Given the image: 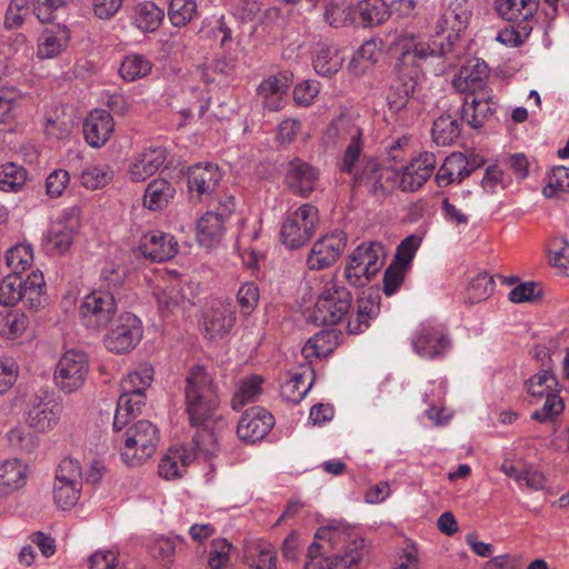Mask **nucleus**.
<instances>
[{
    "label": "nucleus",
    "instance_id": "1",
    "mask_svg": "<svg viewBox=\"0 0 569 569\" xmlns=\"http://www.w3.org/2000/svg\"><path fill=\"white\" fill-rule=\"evenodd\" d=\"M471 17V4L468 0H451L437 22L439 29L431 40H422L413 36H405L399 40L401 62L412 64L419 60H441L440 71L453 67L461 50L457 41L467 28Z\"/></svg>",
    "mask_w": 569,
    "mask_h": 569
},
{
    "label": "nucleus",
    "instance_id": "2",
    "mask_svg": "<svg viewBox=\"0 0 569 569\" xmlns=\"http://www.w3.org/2000/svg\"><path fill=\"white\" fill-rule=\"evenodd\" d=\"M184 405L189 422L201 428L193 437L196 448L206 458L214 456L218 436L210 430L220 406L217 386L208 371L201 366H192L186 378Z\"/></svg>",
    "mask_w": 569,
    "mask_h": 569
},
{
    "label": "nucleus",
    "instance_id": "3",
    "mask_svg": "<svg viewBox=\"0 0 569 569\" xmlns=\"http://www.w3.org/2000/svg\"><path fill=\"white\" fill-rule=\"evenodd\" d=\"M307 551L305 569H360L367 553L365 540L350 528H319Z\"/></svg>",
    "mask_w": 569,
    "mask_h": 569
},
{
    "label": "nucleus",
    "instance_id": "4",
    "mask_svg": "<svg viewBox=\"0 0 569 569\" xmlns=\"http://www.w3.org/2000/svg\"><path fill=\"white\" fill-rule=\"evenodd\" d=\"M153 380V369L144 363L129 372L120 382V397L113 419V429L120 431L144 405V391Z\"/></svg>",
    "mask_w": 569,
    "mask_h": 569
},
{
    "label": "nucleus",
    "instance_id": "5",
    "mask_svg": "<svg viewBox=\"0 0 569 569\" xmlns=\"http://www.w3.org/2000/svg\"><path fill=\"white\" fill-rule=\"evenodd\" d=\"M18 302L30 310L44 308L48 303L46 282L40 270H33L26 279L21 274L9 273L0 281V305L16 306Z\"/></svg>",
    "mask_w": 569,
    "mask_h": 569
},
{
    "label": "nucleus",
    "instance_id": "6",
    "mask_svg": "<svg viewBox=\"0 0 569 569\" xmlns=\"http://www.w3.org/2000/svg\"><path fill=\"white\" fill-rule=\"evenodd\" d=\"M352 303L350 291L336 280L326 281L320 290L311 319L316 325L333 326L349 313Z\"/></svg>",
    "mask_w": 569,
    "mask_h": 569
},
{
    "label": "nucleus",
    "instance_id": "7",
    "mask_svg": "<svg viewBox=\"0 0 569 569\" xmlns=\"http://www.w3.org/2000/svg\"><path fill=\"white\" fill-rule=\"evenodd\" d=\"M120 448L122 460L129 466H139L156 452L160 435L149 420H139L127 428Z\"/></svg>",
    "mask_w": 569,
    "mask_h": 569
},
{
    "label": "nucleus",
    "instance_id": "8",
    "mask_svg": "<svg viewBox=\"0 0 569 569\" xmlns=\"http://www.w3.org/2000/svg\"><path fill=\"white\" fill-rule=\"evenodd\" d=\"M362 132L359 127L348 119L333 120L323 133L322 142L327 148H336L343 142H349L340 162L341 172H351L362 156Z\"/></svg>",
    "mask_w": 569,
    "mask_h": 569
},
{
    "label": "nucleus",
    "instance_id": "9",
    "mask_svg": "<svg viewBox=\"0 0 569 569\" xmlns=\"http://www.w3.org/2000/svg\"><path fill=\"white\" fill-rule=\"evenodd\" d=\"M352 176L353 183L367 186L375 194H386L395 189H400V171L396 167H381L371 157L361 156L355 170L347 172Z\"/></svg>",
    "mask_w": 569,
    "mask_h": 569
},
{
    "label": "nucleus",
    "instance_id": "10",
    "mask_svg": "<svg viewBox=\"0 0 569 569\" xmlns=\"http://www.w3.org/2000/svg\"><path fill=\"white\" fill-rule=\"evenodd\" d=\"M385 254L379 242L361 243L349 257L345 269L348 282L355 287L366 286L381 269Z\"/></svg>",
    "mask_w": 569,
    "mask_h": 569
},
{
    "label": "nucleus",
    "instance_id": "11",
    "mask_svg": "<svg viewBox=\"0 0 569 569\" xmlns=\"http://www.w3.org/2000/svg\"><path fill=\"white\" fill-rule=\"evenodd\" d=\"M318 223V209L309 203L300 206L290 212L282 222L280 230L282 244L290 249L302 247L315 234Z\"/></svg>",
    "mask_w": 569,
    "mask_h": 569
},
{
    "label": "nucleus",
    "instance_id": "12",
    "mask_svg": "<svg viewBox=\"0 0 569 569\" xmlns=\"http://www.w3.org/2000/svg\"><path fill=\"white\" fill-rule=\"evenodd\" d=\"M89 373V359L86 352L70 349L59 358L53 382L63 393L70 395L82 388Z\"/></svg>",
    "mask_w": 569,
    "mask_h": 569
},
{
    "label": "nucleus",
    "instance_id": "13",
    "mask_svg": "<svg viewBox=\"0 0 569 569\" xmlns=\"http://www.w3.org/2000/svg\"><path fill=\"white\" fill-rule=\"evenodd\" d=\"M411 347L425 360H441L451 349V340L441 326L422 322L411 336Z\"/></svg>",
    "mask_w": 569,
    "mask_h": 569
},
{
    "label": "nucleus",
    "instance_id": "14",
    "mask_svg": "<svg viewBox=\"0 0 569 569\" xmlns=\"http://www.w3.org/2000/svg\"><path fill=\"white\" fill-rule=\"evenodd\" d=\"M116 313L114 293L104 290H96L87 295L79 307L81 323L91 330L104 328Z\"/></svg>",
    "mask_w": 569,
    "mask_h": 569
},
{
    "label": "nucleus",
    "instance_id": "15",
    "mask_svg": "<svg viewBox=\"0 0 569 569\" xmlns=\"http://www.w3.org/2000/svg\"><path fill=\"white\" fill-rule=\"evenodd\" d=\"M142 333L140 319L131 312H124L119 316L111 330L107 333L103 343L111 352L126 353L139 343Z\"/></svg>",
    "mask_w": 569,
    "mask_h": 569
},
{
    "label": "nucleus",
    "instance_id": "16",
    "mask_svg": "<svg viewBox=\"0 0 569 569\" xmlns=\"http://www.w3.org/2000/svg\"><path fill=\"white\" fill-rule=\"evenodd\" d=\"M398 61L399 76L391 82L386 98L392 112L403 110L409 103L417 87L418 68L427 60L405 64L401 62L400 56Z\"/></svg>",
    "mask_w": 569,
    "mask_h": 569
},
{
    "label": "nucleus",
    "instance_id": "17",
    "mask_svg": "<svg viewBox=\"0 0 569 569\" xmlns=\"http://www.w3.org/2000/svg\"><path fill=\"white\" fill-rule=\"evenodd\" d=\"M347 244V234L341 230H335L318 239L308 257L307 264L311 270H322L333 266Z\"/></svg>",
    "mask_w": 569,
    "mask_h": 569
},
{
    "label": "nucleus",
    "instance_id": "18",
    "mask_svg": "<svg viewBox=\"0 0 569 569\" xmlns=\"http://www.w3.org/2000/svg\"><path fill=\"white\" fill-rule=\"evenodd\" d=\"M26 421L37 432L51 430L59 421L61 407L47 392L32 395L26 406Z\"/></svg>",
    "mask_w": 569,
    "mask_h": 569
},
{
    "label": "nucleus",
    "instance_id": "19",
    "mask_svg": "<svg viewBox=\"0 0 569 569\" xmlns=\"http://www.w3.org/2000/svg\"><path fill=\"white\" fill-rule=\"evenodd\" d=\"M80 227L79 210L74 207L64 209L48 233L49 249L56 254L66 253L73 242Z\"/></svg>",
    "mask_w": 569,
    "mask_h": 569
},
{
    "label": "nucleus",
    "instance_id": "20",
    "mask_svg": "<svg viewBox=\"0 0 569 569\" xmlns=\"http://www.w3.org/2000/svg\"><path fill=\"white\" fill-rule=\"evenodd\" d=\"M437 159L432 152H421L407 164L398 168L400 171V190L415 192L432 176Z\"/></svg>",
    "mask_w": 569,
    "mask_h": 569
},
{
    "label": "nucleus",
    "instance_id": "21",
    "mask_svg": "<svg viewBox=\"0 0 569 569\" xmlns=\"http://www.w3.org/2000/svg\"><path fill=\"white\" fill-rule=\"evenodd\" d=\"M222 179L220 168L212 162H199L190 166L187 171L188 191L198 200L212 196Z\"/></svg>",
    "mask_w": 569,
    "mask_h": 569
},
{
    "label": "nucleus",
    "instance_id": "22",
    "mask_svg": "<svg viewBox=\"0 0 569 569\" xmlns=\"http://www.w3.org/2000/svg\"><path fill=\"white\" fill-rule=\"evenodd\" d=\"M319 176L317 167L300 158H295L287 164L284 182L295 194L308 197L316 190Z\"/></svg>",
    "mask_w": 569,
    "mask_h": 569
},
{
    "label": "nucleus",
    "instance_id": "23",
    "mask_svg": "<svg viewBox=\"0 0 569 569\" xmlns=\"http://www.w3.org/2000/svg\"><path fill=\"white\" fill-rule=\"evenodd\" d=\"M274 425L273 416L262 407H252L243 412L237 435L240 440L256 442L263 439Z\"/></svg>",
    "mask_w": 569,
    "mask_h": 569
},
{
    "label": "nucleus",
    "instance_id": "24",
    "mask_svg": "<svg viewBox=\"0 0 569 569\" xmlns=\"http://www.w3.org/2000/svg\"><path fill=\"white\" fill-rule=\"evenodd\" d=\"M178 248L179 244L172 234L153 230L143 234L138 251L143 258L152 262H162L173 258Z\"/></svg>",
    "mask_w": 569,
    "mask_h": 569
},
{
    "label": "nucleus",
    "instance_id": "25",
    "mask_svg": "<svg viewBox=\"0 0 569 569\" xmlns=\"http://www.w3.org/2000/svg\"><path fill=\"white\" fill-rule=\"evenodd\" d=\"M234 320V307L230 301L214 300L203 312V327L211 339L227 335L233 327Z\"/></svg>",
    "mask_w": 569,
    "mask_h": 569
},
{
    "label": "nucleus",
    "instance_id": "26",
    "mask_svg": "<svg viewBox=\"0 0 569 569\" xmlns=\"http://www.w3.org/2000/svg\"><path fill=\"white\" fill-rule=\"evenodd\" d=\"M29 465L19 458L0 461V498H7L22 489L29 479Z\"/></svg>",
    "mask_w": 569,
    "mask_h": 569
},
{
    "label": "nucleus",
    "instance_id": "27",
    "mask_svg": "<svg viewBox=\"0 0 569 569\" xmlns=\"http://www.w3.org/2000/svg\"><path fill=\"white\" fill-rule=\"evenodd\" d=\"M114 130V121L107 110L96 109L89 113L83 123V136L89 146L100 148L104 146Z\"/></svg>",
    "mask_w": 569,
    "mask_h": 569
},
{
    "label": "nucleus",
    "instance_id": "28",
    "mask_svg": "<svg viewBox=\"0 0 569 569\" xmlns=\"http://www.w3.org/2000/svg\"><path fill=\"white\" fill-rule=\"evenodd\" d=\"M168 151L164 147H150L138 153L129 167L132 181H144L153 176L166 162Z\"/></svg>",
    "mask_w": 569,
    "mask_h": 569
},
{
    "label": "nucleus",
    "instance_id": "29",
    "mask_svg": "<svg viewBox=\"0 0 569 569\" xmlns=\"http://www.w3.org/2000/svg\"><path fill=\"white\" fill-rule=\"evenodd\" d=\"M489 76L487 63L480 59H471L462 66L452 80L453 88L459 92L476 94L481 90Z\"/></svg>",
    "mask_w": 569,
    "mask_h": 569
},
{
    "label": "nucleus",
    "instance_id": "30",
    "mask_svg": "<svg viewBox=\"0 0 569 569\" xmlns=\"http://www.w3.org/2000/svg\"><path fill=\"white\" fill-rule=\"evenodd\" d=\"M475 170L469 160L461 152L448 156L438 169L435 180L438 187L445 188L451 183H460Z\"/></svg>",
    "mask_w": 569,
    "mask_h": 569
},
{
    "label": "nucleus",
    "instance_id": "31",
    "mask_svg": "<svg viewBox=\"0 0 569 569\" xmlns=\"http://www.w3.org/2000/svg\"><path fill=\"white\" fill-rule=\"evenodd\" d=\"M290 84L291 79L283 73L266 78L258 87V94L263 98V106L270 111L282 109Z\"/></svg>",
    "mask_w": 569,
    "mask_h": 569
},
{
    "label": "nucleus",
    "instance_id": "32",
    "mask_svg": "<svg viewBox=\"0 0 569 569\" xmlns=\"http://www.w3.org/2000/svg\"><path fill=\"white\" fill-rule=\"evenodd\" d=\"M495 9L508 22L535 23L539 0H495Z\"/></svg>",
    "mask_w": 569,
    "mask_h": 569
},
{
    "label": "nucleus",
    "instance_id": "33",
    "mask_svg": "<svg viewBox=\"0 0 569 569\" xmlns=\"http://www.w3.org/2000/svg\"><path fill=\"white\" fill-rule=\"evenodd\" d=\"M198 453L202 452L194 445L191 450L186 447L170 449L159 463V476L168 480L181 477Z\"/></svg>",
    "mask_w": 569,
    "mask_h": 569
},
{
    "label": "nucleus",
    "instance_id": "34",
    "mask_svg": "<svg viewBox=\"0 0 569 569\" xmlns=\"http://www.w3.org/2000/svg\"><path fill=\"white\" fill-rule=\"evenodd\" d=\"M495 102L486 97L468 94L461 108V120L466 121L471 128L478 129L492 116Z\"/></svg>",
    "mask_w": 569,
    "mask_h": 569
},
{
    "label": "nucleus",
    "instance_id": "35",
    "mask_svg": "<svg viewBox=\"0 0 569 569\" xmlns=\"http://www.w3.org/2000/svg\"><path fill=\"white\" fill-rule=\"evenodd\" d=\"M132 23L143 32H153L161 26L164 13L152 1L138 2L130 9L129 13Z\"/></svg>",
    "mask_w": 569,
    "mask_h": 569
},
{
    "label": "nucleus",
    "instance_id": "36",
    "mask_svg": "<svg viewBox=\"0 0 569 569\" xmlns=\"http://www.w3.org/2000/svg\"><path fill=\"white\" fill-rule=\"evenodd\" d=\"M70 32L66 27L47 29L38 40L37 56L40 59L58 57L68 46Z\"/></svg>",
    "mask_w": 569,
    "mask_h": 569
},
{
    "label": "nucleus",
    "instance_id": "37",
    "mask_svg": "<svg viewBox=\"0 0 569 569\" xmlns=\"http://www.w3.org/2000/svg\"><path fill=\"white\" fill-rule=\"evenodd\" d=\"M176 188L166 179H153L151 180L143 193V207L151 210L158 211L166 208L174 198Z\"/></svg>",
    "mask_w": 569,
    "mask_h": 569
},
{
    "label": "nucleus",
    "instance_id": "38",
    "mask_svg": "<svg viewBox=\"0 0 569 569\" xmlns=\"http://www.w3.org/2000/svg\"><path fill=\"white\" fill-rule=\"evenodd\" d=\"M380 310L379 295L369 293L358 299L357 316L347 323L349 333L358 335L369 328V320L375 318Z\"/></svg>",
    "mask_w": 569,
    "mask_h": 569
},
{
    "label": "nucleus",
    "instance_id": "39",
    "mask_svg": "<svg viewBox=\"0 0 569 569\" xmlns=\"http://www.w3.org/2000/svg\"><path fill=\"white\" fill-rule=\"evenodd\" d=\"M358 16L359 26L363 28L379 26L390 17L388 4L383 0H361L355 7V17Z\"/></svg>",
    "mask_w": 569,
    "mask_h": 569
},
{
    "label": "nucleus",
    "instance_id": "40",
    "mask_svg": "<svg viewBox=\"0 0 569 569\" xmlns=\"http://www.w3.org/2000/svg\"><path fill=\"white\" fill-rule=\"evenodd\" d=\"M337 333L335 331L321 330L316 333L302 347V355L311 363L312 359H320L328 357L333 352L338 342Z\"/></svg>",
    "mask_w": 569,
    "mask_h": 569
},
{
    "label": "nucleus",
    "instance_id": "41",
    "mask_svg": "<svg viewBox=\"0 0 569 569\" xmlns=\"http://www.w3.org/2000/svg\"><path fill=\"white\" fill-rule=\"evenodd\" d=\"M343 62L340 50L328 43H320L316 51L312 64L315 71L323 77H331L337 73Z\"/></svg>",
    "mask_w": 569,
    "mask_h": 569
},
{
    "label": "nucleus",
    "instance_id": "42",
    "mask_svg": "<svg viewBox=\"0 0 569 569\" xmlns=\"http://www.w3.org/2000/svg\"><path fill=\"white\" fill-rule=\"evenodd\" d=\"M244 562L250 569H274L277 555L273 548L262 542H251L244 548Z\"/></svg>",
    "mask_w": 569,
    "mask_h": 569
},
{
    "label": "nucleus",
    "instance_id": "43",
    "mask_svg": "<svg viewBox=\"0 0 569 569\" xmlns=\"http://www.w3.org/2000/svg\"><path fill=\"white\" fill-rule=\"evenodd\" d=\"M224 218L220 213L208 211L197 223L198 241L209 247L214 240L219 239L223 233Z\"/></svg>",
    "mask_w": 569,
    "mask_h": 569
},
{
    "label": "nucleus",
    "instance_id": "44",
    "mask_svg": "<svg viewBox=\"0 0 569 569\" xmlns=\"http://www.w3.org/2000/svg\"><path fill=\"white\" fill-rule=\"evenodd\" d=\"M460 122L457 117L442 114L433 122L431 134L438 146H450L460 136Z\"/></svg>",
    "mask_w": 569,
    "mask_h": 569
},
{
    "label": "nucleus",
    "instance_id": "45",
    "mask_svg": "<svg viewBox=\"0 0 569 569\" xmlns=\"http://www.w3.org/2000/svg\"><path fill=\"white\" fill-rule=\"evenodd\" d=\"M152 63L142 54L132 53L123 58L119 74L126 81H136L151 72Z\"/></svg>",
    "mask_w": 569,
    "mask_h": 569
},
{
    "label": "nucleus",
    "instance_id": "46",
    "mask_svg": "<svg viewBox=\"0 0 569 569\" xmlns=\"http://www.w3.org/2000/svg\"><path fill=\"white\" fill-rule=\"evenodd\" d=\"M262 382V377L257 375L241 380L231 400L232 408L240 410L247 403L254 401L261 393Z\"/></svg>",
    "mask_w": 569,
    "mask_h": 569
},
{
    "label": "nucleus",
    "instance_id": "47",
    "mask_svg": "<svg viewBox=\"0 0 569 569\" xmlns=\"http://www.w3.org/2000/svg\"><path fill=\"white\" fill-rule=\"evenodd\" d=\"M7 266L11 273L21 274L33 262V248L30 243H18L6 252Z\"/></svg>",
    "mask_w": 569,
    "mask_h": 569
},
{
    "label": "nucleus",
    "instance_id": "48",
    "mask_svg": "<svg viewBox=\"0 0 569 569\" xmlns=\"http://www.w3.org/2000/svg\"><path fill=\"white\" fill-rule=\"evenodd\" d=\"M558 381L555 375L549 370H542L533 375L527 381V390L530 397L542 399L543 397L559 392Z\"/></svg>",
    "mask_w": 569,
    "mask_h": 569
},
{
    "label": "nucleus",
    "instance_id": "49",
    "mask_svg": "<svg viewBox=\"0 0 569 569\" xmlns=\"http://www.w3.org/2000/svg\"><path fill=\"white\" fill-rule=\"evenodd\" d=\"M509 27L498 32L497 40L502 44L517 48L521 46L531 34L533 23L530 22H510Z\"/></svg>",
    "mask_w": 569,
    "mask_h": 569
},
{
    "label": "nucleus",
    "instance_id": "50",
    "mask_svg": "<svg viewBox=\"0 0 569 569\" xmlns=\"http://www.w3.org/2000/svg\"><path fill=\"white\" fill-rule=\"evenodd\" d=\"M323 19L333 28H341L349 23H357L355 8L332 1L325 6Z\"/></svg>",
    "mask_w": 569,
    "mask_h": 569
},
{
    "label": "nucleus",
    "instance_id": "51",
    "mask_svg": "<svg viewBox=\"0 0 569 569\" xmlns=\"http://www.w3.org/2000/svg\"><path fill=\"white\" fill-rule=\"evenodd\" d=\"M71 124L70 117L62 109L57 108L46 117L43 130L48 137L63 139L69 136Z\"/></svg>",
    "mask_w": 569,
    "mask_h": 569
},
{
    "label": "nucleus",
    "instance_id": "52",
    "mask_svg": "<svg viewBox=\"0 0 569 569\" xmlns=\"http://www.w3.org/2000/svg\"><path fill=\"white\" fill-rule=\"evenodd\" d=\"M305 372H295L291 377L281 386V397L287 401L298 403L308 393L312 382H306Z\"/></svg>",
    "mask_w": 569,
    "mask_h": 569
},
{
    "label": "nucleus",
    "instance_id": "53",
    "mask_svg": "<svg viewBox=\"0 0 569 569\" xmlns=\"http://www.w3.org/2000/svg\"><path fill=\"white\" fill-rule=\"evenodd\" d=\"M197 13L196 0H169L168 17L174 27H183Z\"/></svg>",
    "mask_w": 569,
    "mask_h": 569
},
{
    "label": "nucleus",
    "instance_id": "54",
    "mask_svg": "<svg viewBox=\"0 0 569 569\" xmlns=\"http://www.w3.org/2000/svg\"><path fill=\"white\" fill-rule=\"evenodd\" d=\"M26 170L13 162L4 163L0 167V190L18 191L26 182Z\"/></svg>",
    "mask_w": 569,
    "mask_h": 569
},
{
    "label": "nucleus",
    "instance_id": "55",
    "mask_svg": "<svg viewBox=\"0 0 569 569\" xmlns=\"http://www.w3.org/2000/svg\"><path fill=\"white\" fill-rule=\"evenodd\" d=\"M113 177V171L106 164L90 166L81 173V183L84 188L96 190L104 187Z\"/></svg>",
    "mask_w": 569,
    "mask_h": 569
},
{
    "label": "nucleus",
    "instance_id": "56",
    "mask_svg": "<svg viewBox=\"0 0 569 569\" xmlns=\"http://www.w3.org/2000/svg\"><path fill=\"white\" fill-rule=\"evenodd\" d=\"M81 490L82 486L54 480L53 500L59 508L63 510L71 509L80 499Z\"/></svg>",
    "mask_w": 569,
    "mask_h": 569
},
{
    "label": "nucleus",
    "instance_id": "57",
    "mask_svg": "<svg viewBox=\"0 0 569 569\" xmlns=\"http://www.w3.org/2000/svg\"><path fill=\"white\" fill-rule=\"evenodd\" d=\"M9 445L12 449L22 452H32L38 447V437L31 433L24 427L17 426L7 435Z\"/></svg>",
    "mask_w": 569,
    "mask_h": 569
},
{
    "label": "nucleus",
    "instance_id": "58",
    "mask_svg": "<svg viewBox=\"0 0 569 569\" xmlns=\"http://www.w3.org/2000/svg\"><path fill=\"white\" fill-rule=\"evenodd\" d=\"M510 181V177L498 164H492L486 168L481 186L486 192L497 193L506 189Z\"/></svg>",
    "mask_w": 569,
    "mask_h": 569
},
{
    "label": "nucleus",
    "instance_id": "59",
    "mask_svg": "<svg viewBox=\"0 0 569 569\" xmlns=\"http://www.w3.org/2000/svg\"><path fill=\"white\" fill-rule=\"evenodd\" d=\"M493 289V278L486 272L479 273L472 279L468 288V298L472 303L486 300L491 296Z\"/></svg>",
    "mask_w": 569,
    "mask_h": 569
},
{
    "label": "nucleus",
    "instance_id": "60",
    "mask_svg": "<svg viewBox=\"0 0 569 569\" xmlns=\"http://www.w3.org/2000/svg\"><path fill=\"white\" fill-rule=\"evenodd\" d=\"M421 243V238L416 234L406 237L398 246L392 263L409 270L415 254Z\"/></svg>",
    "mask_w": 569,
    "mask_h": 569
},
{
    "label": "nucleus",
    "instance_id": "61",
    "mask_svg": "<svg viewBox=\"0 0 569 569\" xmlns=\"http://www.w3.org/2000/svg\"><path fill=\"white\" fill-rule=\"evenodd\" d=\"M73 486H82V469L80 462L72 458H64L58 466L56 479Z\"/></svg>",
    "mask_w": 569,
    "mask_h": 569
},
{
    "label": "nucleus",
    "instance_id": "62",
    "mask_svg": "<svg viewBox=\"0 0 569 569\" xmlns=\"http://www.w3.org/2000/svg\"><path fill=\"white\" fill-rule=\"evenodd\" d=\"M28 3V0H10L3 21L6 29H17L23 24L29 16Z\"/></svg>",
    "mask_w": 569,
    "mask_h": 569
},
{
    "label": "nucleus",
    "instance_id": "63",
    "mask_svg": "<svg viewBox=\"0 0 569 569\" xmlns=\"http://www.w3.org/2000/svg\"><path fill=\"white\" fill-rule=\"evenodd\" d=\"M542 192L547 198L556 196L557 192H569V168L562 166L553 168Z\"/></svg>",
    "mask_w": 569,
    "mask_h": 569
},
{
    "label": "nucleus",
    "instance_id": "64",
    "mask_svg": "<svg viewBox=\"0 0 569 569\" xmlns=\"http://www.w3.org/2000/svg\"><path fill=\"white\" fill-rule=\"evenodd\" d=\"M545 398L543 406L531 413V418L539 422H546L563 411V402L558 392L548 395Z\"/></svg>",
    "mask_w": 569,
    "mask_h": 569
}]
</instances>
